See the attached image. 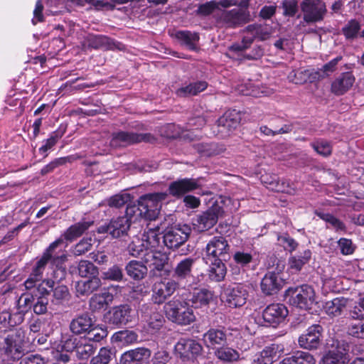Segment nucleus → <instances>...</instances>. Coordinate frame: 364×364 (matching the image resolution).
I'll return each mask as SVG.
<instances>
[{
	"label": "nucleus",
	"mask_w": 364,
	"mask_h": 364,
	"mask_svg": "<svg viewBox=\"0 0 364 364\" xmlns=\"http://www.w3.org/2000/svg\"><path fill=\"white\" fill-rule=\"evenodd\" d=\"M168 194L165 192L149 193L142 196L138 200V207L128 205L127 213L134 215L139 212V215L145 220H154L158 217L162 201L166 199Z\"/></svg>",
	"instance_id": "obj_1"
},
{
	"label": "nucleus",
	"mask_w": 364,
	"mask_h": 364,
	"mask_svg": "<svg viewBox=\"0 0 364 364\" xmlns=\"http://www.w3.org/2000/svg\"><path fill=\"white\" fill-rule=\"evenodd\" d=\"M146 229L143 234L133 238L128 246L129 254L133 257H140L149 250L161 248V231L158 225L146 224Z\"/></svg>",
	"instance_id": "obj_2"
},
{
	"label": "nucleus",
	"mask_w": 364,
	"mask_h": 364,
	"mask_svg": "<svg viewBox=\"0 0 364 364\" xmlns=\"http://www.w3.org/2000/svg\"><path fill=\"white\" fill-rule=\"evenodd\" d=\"M164 309L167 318L178 325H188L196 320L192 307L185 301L173 299L165 304Z\"/></svg>",
	"instance_id": "obj_3"
},
{
	"label": "nucleus",
	"mask_w": 364,
	"mask_h": 364,
	"mask_svg": "<svg viewBox=\"0 0 364 364\" xmlns=\"http://www.w3.org/2000/svg\"><path fill=\"white\" fill-rule=\"evenodd\" d=\"M62 242V239H57L43 252L41 258L36 262L29 277L24 282V286L26 289H33L36 287L37 282L41 280L43 272L49 260L51 259H53V261L60 260L64 262L66 260L67 256L65 254H62L58 257L53 256V251L61 245Z\"/></svg>",
	"instance_id": "obj_4"
},
{
	"label": "nucleus",
	"mask_w": 364,
	"mask_h": 364,
	"mask_svg": "<svg viewBox=\"0 0 364 364\" xmlns=\"http://www.w3.org/2000/svg\"><path fill=\"white\" fill-rule=\"evenodd\" d=\"M25 332L21 328L10 331L0 343V350L10 360H15L22 358L26 351Z\"/></svg>",
	"instance_id": "obj_5"
},
{
	"label": "nucleus",
	"mask_w": 364,
	"mask_h": 364,
	"mask_svg": "<svg viewBox=\"0 0 364 364\" xmlns=\"http://www.w3.org/2000/svg\"><path fill=\"white\" fill-rule=\"evenodd\" d=\"M284 296L290 305L301 309H311L316 303L315 291L307 284L288 288Z\"/></svg>",
	"instance_id": "obj_6"
},
{
	"label": "nucleus",
	"mask_w": 364,
	"mask_h": 364,
	"mask_svg": "<svg viewBox=\"0 0 364 364\" xmlns=\"http://www.w3.org/2000/svg\"><path fill=\"white\" fill-rule=\"evenodd\" d=\"M221 203L225 204L228 208L231 203V200L228 198H221L220 201L216 203L215 206L211 207L199 215L196 219V223L194 224L198 231H205L217 223L219 216L225 211Z\"/></svg>",
	"instance_id": "obj_7"
},
{
	"label": "nucleus",
	"mask_w": 364,
	"mask_h": 364,
	"mask_svg": "<svg viewBox=\"0 0 364 364\" xmlns=\"http://www.w3.org/2000/svg\"><path fill=\"white\" fill-rule=\"evenodd\" d=\"M136 311L127 304L113 307L105 316L106 321L117 327L127 325L135 321Z\"/></svg>",
	"instance_id": "obj_8"
},
{
	"label": "nucleus",
	"mask_w": 364,
	"mask_h": 364,
	"mask_svg": "<svg viewBox=\"0 0 364 364\" xmlns=\"http://www.w3.org/2000/svg\"><path fill=\"white\" fill-rule=\"evenodd\" d=\"M300 6L304 21L307 23L322 21L327 12L326 4L322 0H303Z\"/></svg>",
	"instance_id": "obj_9"
},
{
	"label": "nucleus",
	"mask_w": 364,
	"mask_h": 364,
	"mask_svg": "<svg viewBox=\"0 0 364 364\" xmlns=\"http://www.w3.org/2000/svg\"><path fill=\"white\" fill-rule=\"evenodd\" d=\"M175 353L183 361L193 360L201 355L203 348L198 341L189 338H182L176 343Z\"/></svg>",
	"instance_id": "obj_10"
},
{
	"label": "nucleus",
	"mask_w": 364,
	"mask_h": 364,
	"mask_svg": "<svg viewBox=\"0 0 364 364\" xmlns=\"http://www.w3.org/2000/svg\"><path fill=\"white\" fill-rule=\"evenodd\" d=\"M288 315L287 307L282 304H272L269 305L262 312V317H255V321L259 326L268 323H279Z\"/></svg>",
	"instance_id": "obj_11"
},
{
	"label": "nucleus",
	"mask_w": 364,
	"mask_h": 364,
	"mask_svg": "<svg viewBox=\"0 0 364 364\" xmlns=\"http://www.w3.org/2000/svg\"><path fill=\"white\" fill-rule=\"evenodd\" d=\"M323 328L319 324L309 326L299 338V346L305 349H316L323 339Z\"/></svg>",
	"instance_id": "obj_12"
},
{
	"label": "nucleus",
	"mask_w": 364,
	"mask_h": 364,
	"mask_svg": "<svg viewBox=\"0 0 364 364\" xmlns=\"http://www.w3.org/2000/svg\"><path fill=\"white\" fill-rule=\"evenodd\" d=\"M248 0L242 1L237 8L222 14L223 22L229 27L242 25L248 21Z\"/></svg>",
	"instance_id": "obj_13"
},
{
	"label": "nucleus",
	"mask_w": 364,
	"mask_h": 364,
	"mask_svg": "<svg viewBox=\"0 0 364 364\" xmlns=\"http://www.w3.org/2000/svg\"><path fill=\"white\" fill-rule=\"evenodd\" d=\"M241 120L240 113L235 110H228L217 122V134L221 137L228 136L237 128Z\"/></svg>",
	"instance_id": "obj_14"
},
{
	"label": "nucleus",
	"mask_w": 364,
	"mask_h": 364,
	"mask_svg": "<svg viewBox=\"0 0 364 364\" xmlns=\"http://www.w3.org/2000/svg\"><path fill=\"white\" fill-rule=\"evenodd\" d=\"M178 288V283L174 279H168L156 282L153 287L152 301L154 304H163L172 296Z\"/></svg>",
	"instance_id": "obj_15"
},
{
	"label": "nucleus",
	"mask_w": 364,
	"mask_h": 364,
	"mask_svg": "<svg viewBox=\"0 0 364 364\" xmlns=\"http://www.w3.org/2000/svg\"><path fill=\"white\" fill-rule=\"evenodd\" d=\"M140 311L143 321L146 323L144 328L149 333H154L162 327L164 319L161 314L148 304L142 305Z\"/></svg>",
	"instance_id": "obj_16"
},
{
	"label": "nucleus",
	"mask_w": 364,
	"mask_h": 364,
	"mask_svg": "<svg viewBox=\"0 0 364 364\" xmlns=\"http://www.w3.org/2000/svg\"><path fill=\"white\" fill-rule=\"evenodd\" d=\"M133 215H126L112 219L106 227H101L99 232H107L113 237H120L127 234L131 225V218Z\"/></svg>",
	"instance_id": "obj_17"
},
{
	"label": "nucleus",
	"mask_w": 364,
	"mask_h": 364,
	"mask_svg": "<svg viewBox=\"0 0 364 364\" xmlns=\"http://www.w3.org/2000/svg\"><path fill=\"white\" fill-rule=\"evenodd\" d=\"M189 234L190 228L187 225L173 227L166 232L163 242L170 249L178 248L187 240Z\"/></svg>",
	"instance_id": "obj_18"
},
{
	"label": "nucleus",
	"mask_w": 364,
	"mask_h": 364,
	"mask_svg": "<svg viewBox=\"0 0 364 364\" xmlns=\"http://www.w3.org/2000/svg\"><path fill=\"white\" fill-rule=\"evenodd\" d=\"M199 187L198 179L185 178L171 182L168 186V191L172 196L180 198Z\"/></svg>",
	"instance_id": "obj_19"
},
{
	"label": "nucleus",
	"mask_w": 364,
	"mask_h": 364,
	"mask_svg": "<svg viewBox=\"0 0 364 364\" xmlns=\"http://www.w3.org/2000/svg\"><path fill=\"white\" fill-rule=\"evenodd\" d=\"M229 245L228 241L222 236L213 237L207 244L205 255L203 257H209V259H220L228 253Z\"/></svg>",
	"instance_id": "obj_20"
},
{
	"label": "nucleus",
	"mask_w": 364,
	"mask_h": 364,
	"mask_svg": "<svg viewBox=\"0 0 364 364\" xmlns=\"http://www.w3.org/2000/svg\"><path fill=\"white\" fill-rule=\"evenodd\" d=\"M147 140V136L146 134L119 132L112 134L110 145L112 147L117 148Z\"/></svg>",
	"instance_id": "obj_21"
},
{
	"label": "nucleus",
	"mask_w": 364,
	"mask_h": 364,
	"mask_svg": "<svg viewBox=\"0 0 364 364\" xmlns=\"http://www.w3.org/2000/svg\"><path fill=\"white\" fill-rule=\"evenodd\" d=\"M145 264L153 270L161 271L168 262V256L160 249L149 250L140 256Z\"/></svg>",
	"instance_id": "obj_22"
},
{
	"label": "nucleus",
	"mask_w": 364,
	"mask_h": 364,
	"mask_svg": "<svg viewBox=\"0 0 364 364\" xmlns=\"http://www.w3.org/2000/svg\"><path fill=\"white\" fill-rule=\"evenodd\" d=\"M355 80L351 72L341 73L331 84V92L336 95H342L348 92L353 85Z\"/></svg>",
	"instance_id": "obj_23"
},
{
	"label": "nucleus",
	"mask_w": 364,
	"mask_h": 364,
	"mask_svg": "<svg viewBox=\"0 0 364 364\" xmlns=\"http://www.w3.org/2000/svg\"><path fill=\"white\" fill-rule=\"evenodd\" d=\"M247 296V293L242 289V287L237 285L235 287L227 289L223 298L230 307H237L245 304Z\"/></svg>",
	"instance_id": "obj_24"
},
{
	"label": "nucleus",
	"mask_w": 364,
	"mask_h": 364,
	"mask_svg": "<svg viewBox=\"0 0 364 364\" xmlns=\"http://www.w3.org/2000/svg\"><path fill=\"white\" fill-rule=\"evenodd\" d=\"M348 299L341 296L336 297L324 303L323 309L325 313L331 317L339 316L346 309Z\"/></svg>",
	"instance_id": "obj_25"
},
{
	"label": "nucleus",
	"mask_w": 364,
	"mask_h": 364,
	"mask_svg": "<svg viewBox=\"0 0 364 364\" xmlns=\"http://www.w3.org/2000/svg\"><path fill=\"white\" fill-rule=\"evenodd\" d=\"M203 260L210 266L208 277L211 281L220 282L225 278L226 267L221 259H209V257H203Z\"/></svg>",
	"instance_id": "obj_26"
},
{
	"label": "nucleus",
	"mask_w": 364,
	"mask_h": 364,
	"mask_svg": "<svg viewBox=\"0 0 364 364\" xmlns=\"http://www.w3.org/2000/svg\"><path fill=\"white\" fill-rule=\"evenodd\" d=\"M283 282L274 274H267L261 282V289L267 295L277 294L282 287Z\"/></svg>",
	"instance_id": "obj_27"
},
{
	"label": "nucleus",
	"mask_w": 364,
	"mask_h": 364,
	"mask_svg": "<svg viewBox=\"0 0 364 364\" xmlns=\"http://www.w3.org/2000/svg\"><path fill=\"white\" fill-rule=\"evenodd\" d=\"M113 299V294L107 291L95 294L90 300V308L92 311H99L105 309L112 303Z\"/></svg>",
	"instance_id": "obj_28"
},
{
	"label": "nucleus",
	"mask_w": 364,
	"mask_h": 364,
	"mask_svg": "<svg viewBox=\"0 0 364 364\" xmlns=\"http://www.w3.org/2000/svg\"><path fill=\"white\" fill-rule=\"evenodd\" d=\"M93 224V221H80L70 226L63 233V239L72 242L80 237ZM63 241L62 242V243Z\"/></svg>",
	"instance_id": "obj_29"
},
{
	"label": "nucleus",
	"mask_w": 364,
	"mask_h": 364,
	"mask_svg": "<svg viewBox=\"0 0 364 364\" xmlns=\"http://www.w3.org/2000/svg\"><path fill=\"white\" fill-rule=\"evenodd\" d=\"M203 341L208 347L223 345L226 343L227 335L222 329L212 328L203 335Z\"/></svg>",
	"instance_id": "obj_30"
},
{
	"label": "nucleus",
	"mask_w": 364,
	"mask_h": 364,
	"mask_svg": "<svg viewBox=\"0 0 364 364\" xmlns=\"http://www.w3.org/2000/svg\"><path fill=\"white\" fill-rule=\"evenodd\" d=\"M93 325L92 319L87 314H82L72 320L70 328L73 333L78 335L87 332Z\"/></svg>",
	"instance_id": "obj_31"
},
{
	"label": "nucleus",
	"mask_w": 364,
	"mask_h": 364,
	"mask_svg": "<svg viewBox=\"0 0 364 364\" xmlns=\"http://www.w3.org/2000/svg\"><path fill=\"white\" fill-rule=\"evenodd\" d=\"M195 262V259L191 257H187L180 261L173 269V277L178 280L190 277Z\"/></svg>",
	"instance_id": "obj_32"
},
{
	"label": "nucleus",
	"mask_w": 364,
	"mask_h": 364,
	"mask_svg": "<svg viewBox=\"0 0 364 364\" xmlns=\"http://www.w3.org/2000/svg\"><path fill=\"white\" fill-rule=\"evenodd\" d=\"M341 33L348 41H353L360 38V22L356 18L349 20L341 28Z\"/></svg>",
	"instance_id": "obj_33"
},
{
	"label": "nucleus",
	"mask_w": 364,
	"mask_h": 364,
	"mask_svg": "<svg viewBox=\"0 0 364 364\" xmlns=\"http://www.w3.org/2000/svg\"><path fill=\"white\" fill-rule=\"evenodd\" d=\"M171 36L190 50L196 49V43L199 41V36L197 33L189 31H178L172 33Z\"/></svg>",
	"instance_id": "obj_34"
},
{
	"label": "nucleus",
	"mask_w": 364,
	"mask_h": 364,
	"mask_svg": "<svg viewBox=\"0 0 364 364\" xmlns=\"http://www.w3.org/2000/svg\"><path fill=\"white\" fill-rule=\"evenodd\" d=\"M102 285L101 280L97 277H90L86 281H79L76 283L75 289L79 294H90L97 290Z\"/></svg>",
	"instance_id": "obj_35"
},
{
	"label": "nucleus",
	"mask_w": 364,
	"mask_h": 364,
	"mask_svg": "<svg viewBox=\"0 0 364 364\" xmlns=\"http://www.w3.org/2000/svg\"><path fill=\"white\" fill-rule=\"evenodd\" d=\"M311 251L309 249L300 252L298 255H294L289 259V267L290 269L298 272L311 258Z\"/></svg>",
	"instance_id": "obj_36"
},
{
	"label": "nucleus",
	"mask_w": 364,
	"mask_h": 364,
	"mask_svg": "<svg viewBox=\"0 0 364 364\" xmlns=\"http://www.w3.org/2000/svg\"><path fill=\"white\" fill-rule=\"evenodd\" d=\"M316 360L314 356L304 351H297L292 355L283 359L279 364H315Z\"/></svg>",
	"instance_id": "obj_37"
},
{
	"label": "nucleus",
	"mask_w": 364,
	"mask_h": 364,
	"mask_svg": "<svg viewBox=\"0 0 364 364\" xmlns=\"http://www.w3.org/2000/svg\"><path fill=\"white\" fill-rule=\"evenodd\" d=\"M127 274L134 279L140 280L144 278L147 274V267L142 262L132 260L126 265Z\"/></svg>",
	"instance_id": "obj_38"
},
{
	"label": "nucleus",
	"mask_w": 364,
	"mask_h": 364,
	"mask_svg": "<svg viewBox=\"0 0 364 364\" xmlns=\"http://www.w3.org/2000/svg\"><path fill=\"white\" fill-rule=\"evenodd\" d=\"M113 338L115 341L127 346L139 342V335L133 330H123L116 332L113 335Z\"/></svg>",
	"instance_id": "obj_39"
},
{
	"label": "nucleus",
	"mask_w": 364,
	"mask_h": 364,
	"mask_svg": "<svg viewBox=\"0 0 364 364\" xmlns=\"http://www.w3.org/2000/svg\"><path fill=\"white\" fill-rule=\"evenodd\" d=\"M208 84L205 81H199L194 83H190L188 85L183 86L176 90V95L178 97H188L191 95H196L199 92L205 90Z\"/></svg>",
	"instance_id": "obj_40"
},
{
	"label": "nucleus",
	"mask_w": 364,
	"mask_h": 364,
	"mask_svg": "<svg viewBox=\"0 0 364 364\" xmlns=\"http://www.w3.org/2000/svg\"><path fill=\"white\" fill-rule=\"evenodd\" d=\"M269 176L266 173L261 176V181L262 183L267 185V188L274 191L276 192H282V193H289L291 191L289 189V183L285 181L280 182L279 178L277 176H273V180L271 181H267V178Z\"/></svg>",
	"instance_id": "obj_41"
},
{
	"label": "nucleus",
	"mask_w": 364,
	"mask_h": 364,
	"mask_svg": "<svg viewBox=\"0 0 364 364\" xmlns=\"http://www.w3.org/2000/svg\"><path fill=\"white\" fill-rule=\"evenodd\" d=\"M213 299V293L206 289H199L193 294L192 303L196 307L207 306Z\"/></svg>",
	"instance_id": "obj_42"
},
{
	"label": "nucleus",
	"mask_w": 364,
	"mask_h": 364,
	"mask_svg": "<svg viewBox=\"0 0 364 364\" xmlns=\"http://www.w3.org/2000/svg\"><path fill=\"white\" fill-rule=\"evenodd\" d=\"M278 347L272 344L265 347L255 362L258 364H272L277 358Z\"/></svg>",
	"instance_id": "obj_43"
},
{
	"label": "nucleus",
	"mask_w": 364,
	"mask_h": 364,
	"mask_svg": "<svg viewBox=\"0 0 364 364\" xmlns=\"http://www.w3.org/2000/svg\"><path fill=\"white\" fill-rule=\"evenodd\" d=\"M214 355L218 360L225 363H231L239 358L237 351L230 347L218 348Z\"/></svg>",
	"instance_id": "obj_44"
},
{
	"label": "nucleus",
	"mask_w": 364,
	"mask_h": 364,
	"mask_svg": "<svg viewBox=\"0 0 364 364\" xmlns=\"http://www.w3.org/2000/svg\"><path fill=\"white\" fill-rule=\"evenodd\" d=\"M285 264L284 259L279 258L274 255L269 256L267 259V267L270 270L269 274H279L284 269Z\"/></svg>",
	"instance_id": "obj_45"
},
{
	"label": "nucleus",
	"mask_w": 364,
	"mask_h": 364,
	"mask_svg": "<svg viewBox=\"0 0 364 364\" xmlns=\"http://www.w3.org/2000/svg\"><path fill=\"white\" fill-rule=\"evenodd\" d=\"M250 43L248 41L243 40L241 44L232 45L228 50V55L230 58H234L237 60H242L245 57L244 55L245 50L250 47Z\"/></svg>",
	"instance_id": "obj_46"
},
{
	"label": "nucleus",
	"mask_w": 364,
	"mask_h": 364,
	"mask_svg": "<svg viewBox=\"0 0 364 364\" xmlns=\"http://www.w3.org/2000/svg\"><path fill=\"white\" fill-rule=\"evenodd\" d=\"M318 216L326 221L336 232H346V226L343 222L329 213H320Z\"/></svg>",
	"instance_id": "obj_47"
},
{
	"label": "nucleus",
	"mask_w": 364,
	"mask_h": 364,
	"mask_svg": "<svg viewBox=\"0 0 364 364\" xmlns=\"http://www.w3.org/2000/svg\"><path fill=\"white\" fill-rule=\"evenodd\" d=\"M79 275L82 277H97V268L87 260H81L78 264Z\"/></svg>",
	"instance_id": "obj_48"
},
{
	"label": "nucleus",
	"mask_w": 364,
	"mask_h": 364,
	"mask_svg": "<svg viewBox=\"0 0 364 364\" xmlns=\"http://www.w3.org/2000/svg\"><path fill=\"white\" fill-rule=\"evenodd\" d=\"M70 293L68 287L65 285H58L53 289V302L62 304L70 299Z\"/></svg>",
	"instance_id": "obj_49"
},
{
	"label": "nucleus",
	"mask_w": 364,
	"mask_h": 364,
	"mask_svg": "<svg viewBox=\"0 0 364 364\" xmlns=\"http://www.w3.org/2000/svg\"><path fill=\"white\" fill-rule=\"evenodd\" d=\"M219 5L224 8H227L230 6L232 4L229 0H222L219 3L213 1L201 5L199 7L198 11L203 15H208L218 8Z\"/></svg>",
	"instance_id": "obj_50"
},
{
	"label": "nucleus",
	"mask_w": 364,
	"mask_h": 364,
	"mask_svg": "<svg viewBox=\"0 0 364 364\" xmlns=\"http://www.w3.org/2000/svg\"><path fill=\"white\" fill-rule=\"evenodd\" d=\"M132 197L129 193L114 195L107 200V205L112 208H121L130 202Z\"/></svg>",
	"instance_id": "obj_51"
},
{
	"label": "nucleus",
	"mask_w": 364,
	"mask_h": 364,
	"mask_svg": "<svg viewBox=\"0 0 364 364\" xmlns=\"http://www.w3.org/2000/svg\"><path fill=\"white\" fill-rule=\"evenodd\" d=\"M35 301L33 303V309L36 314H43L46 313L48 309V299L43 295L38 296L37 294H33Z\"/></svg>",
	"instance_id": "obj_52"
},
{
	"label": "nucleus",
	"mask_w": 364,
	"mask_h": 364,
	"mask_svg": "<svg viewBox=\"0 0 364 364\" xmlns=\"http://www.w3.org/2000/svg\"><path fill=\"white\" fill-rule=\"evenodd\" d=\"M96 43L97 46L102 47L105 49H123V45L120 43L114 41V40L105 36H99L95 38Z\"/></svg>",
	"instance_id": "obj_53"
},
{
	"label": "nucleus",
	"mask_w": 364,
	"mask_h": 364,
	"mask_svg": "<svg viewBox=\"0 0 364 364\" xmlns=\"http://www.w3.org/2000/svg\"><path fill=\"white\" fill-rule=\"evenodd\" d=\"M92 246V237H84L73 247L72 252L76 256H80L90 250Z\"/></svg>",
	"instance_id": "obj_54"
},
{
	"label": "nucleus",
	"mask_w": 364,
	"mask_h": 364,
	"mask_svg": "<svg viewBox=\"0 0 364 364\" xmlns=\"http://www.w3.org/2000/svg\"><path fill=\"white\" fill-rule=\"evenodd\" d=\"M313 149L320 155L328 156L332 153V146L330 142L320 139L311 144Z\"/></svg>",
	"instance_id": "obj_55"
},
{
	"label": "nucleus",
	"mask_w": 364,
	"mask_h": 364,
	"mask_svg": "<svg viewBox=\"0 0 364 364\" xmlns=\"http://www.w3.org/2000/svg\"><path fill=\"white\" fill-rule=\"evenodd\" d=\"M321 364H346L343 361V354L338 351L331 350L323 358Z\"/></svg>",
	"instance_id": "obj_56"
},
{
	"label": "nucleus",
	"mask_w": 364,
	"mask_h": 364,
	"mask_svg": "<svg viewBox=\"0 0 364 364\" xmlns=\"http://www.w3.org/2000/svg\"><path fill=\"white\" fill-rule=\"evenodd\" d=\"M35 301L33 294H23L18 300L17 306L20 312H26L33 306Z\"/></svg>",
	"instance_id": "obj_57"
},
{
	"label": "nucleus",
	"mask_w": 364,
	"mask_h": 364,
	"mask_svg": "<svg viewBox=\"0 0 364 364\" xmlns=\"http://www.w3.org/2000/svg\"><path fill=\"white\" fill-rule=\"evenodd\" d=\"M338 246L343 255H350L353 254L356 248V246L353 243L350 239L345 237H342L338 240Z\"/></svg>",
	"instance_id": "obj_58"
},
{
	"label": "nucleus",
	"mask_w": 364,
	"mask_h": 364,
	"mask_svg": "<svg viewBox=\"0 0 364 364\" xmlns=\"http://www.w3.org/2000/svg\"><path fill=\"white\" fill-rule=\"evenodd\" d=\"M102 275L105 279L119 282L123 278V272L121 267L114 265L103 272Z\"/></svg>",
	"instance_id": "obj_59"
},
{
	"label": "nucleus",
	"mask_w": 364,
	"mask_h": 364,
	"mask_svg": "<svg viewBox=\"0 0 364 364\" xmlns=\"http://www.w3.org/2000/svg\"><path fill=\"white\" fill-rule=\"evenodd\" d=\"M111 359V350L107 348H102L97 355L92 359L91 364H108Z\"/></svg>",
	"instance_id": "obj_60"
},
{
	"label": "nucleus",
	"mask_w": 364,
	"mask_h": 364,
	"mask_svg": "<svg viewBox=\"0 0 364 364\" xmlns=\"http://www.w3.org/2000/svg\"><path fill=\"white\" fill-rule=\"evenodd\" d=\"M95 347L90 343H81L76 346V353L79 358L87 359L95 352Z\"/></svg>",
	"instance_id": "obj_61"
},
{
	"label": "nucleus",
	"mask_w": 364,
	"mask_h": 364,
	"mask_svg": "<svg viewBox=\"0 0 364 364\" xmlns=\"http://www.w3.org/2000/svg\"><path fill=\"white\" fill-rule=\"evenodd\" d=\"M132 350L138 364H144L151 358V351L149 348L139 347Z\"/></svg>",
	"instance_id": "obj_62"
},
{
	"label": "nucleus",
	"mask_w": 364,
	"mask_h": 364,
	"mask_svg": "<svg viewBox=\"0 0 364 364\" xmlns=\"http://www.w3.org/2000/svg\"><path fill=\"white\" fill-rule=\"evenodd\" d=\"M348 333L355 338L364 339V320L350 324L348 328Z\"/></svg>",
	"instance_id": "obj_63"
},
{
	"label": "nucleus",
	"mask_w": 364,
	"mask_h": 364,
	"mask_svg": "<svg viewBox=\"0 0 364 364\" xmlns=\"http://www.w3.org/2000/svg\"><path fill=\"white\" fill-rule=\"evenodd\" d=\"M107 331L100 327H92L87 331V338L90 341H93L95 342H99L102 340L104 338L107 337Z\"/></svg>",
	"instance_id": "obj_64"
}]
</instances>
